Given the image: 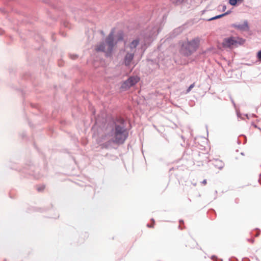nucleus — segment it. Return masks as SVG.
Here are the masks:
<instances>
[{
	"instance_id": "2eb2a0df",
	"label": "nucleus",
	"mask_w": 261,
	"mask_h": 261,
	"mask_svg": "<svg viewBox=\"0 0 261 261\" xmlns=\"http://www.w3.org/2000/svg\"><path fill=\"white\" fill-rule=\"evenodd\" d=\"M257 57L259 61H261V50L258 52Z\"/></svg>"
},
{
	"instance_id": "9b49d317",
	"label": "nucleus",
	"mask_w": 261,
	"mask_h": 261,
	"mask_svg": "<svg viewBox=\"0 0 261 261\" xmlns=\"http://www.w3.org/2000/svg\"><path fill=\"white\" fill-rule=\"evenodd\" d=\"M244 0H229V3L231 6H236L238 3H241Z\"/></svg>"
},
{
	"instance_id": "39448f33",
	"label": "nucleus",
	"mask_w": 261,
	"mask_h": 261,
	"mask_svg": "<svg viewBox=\"0 0 261 261\" xmlns=\"http://www.w3.org/2000/svg\"><path fill=\"white\" fill-rule=\"evenodd\" d=\"M140 78L137 76H130L122 84L121 88L124 90L128 89L137 84Z\"/></svg>"
},
{
	"instance_id": "7ed1b4c3",
	"label": "nucleus",
	"mask_w": 261,
	"mask_h": 261,
	"mask_svg": "<svg viewBox=\"0 0 261 261\" xmlns=\"http://www.w3.org/2000/svg\"><path fill=\"white\" fill-rule=\"evenodd\" d=\"M126 130L120 125H116L112 142L117 144H122L127 138Z\"/></svg>"
},
{
	"instance_id": "f8f14e48",
	"label": "nucleus",
	"mask_w": 261,
	"mask_h": 261,
	"mask_svg": "<svg viewBox=\"0 0 261 261\" xmlns=\"http://www.w3.org/2000/svg\"><path fill=\"white\" fill-rule=\"evenodd\" d=\"M225 15V14H222V15H218V16H216L215 17H214L213 18H211L210 19H208V20H214V19H217V18H219L223 16H224Z\"/></svg>"
},
{
	"instance_id": "6e6552de",
	"label": "nucleus",
	"mask_w": 261,
	"mask_h": 261,
	"mask_svg": "<svg viewBox=\"0 0 261 261\" xmlns=\"http://www.w3.org/2000/svg\"><path fill=\"white\" fill-rule=\"evenodd\" d=\"M135 53L127 52L124 58V64L126 66H129L132 62Z\"/></svg>"
},
{
	"instance_id": "4468645a",
	"label": "nucleus",
	"mask_w": 261,
	"mask_h": 261,
	"mask_svg": "<svg viewBox=\"0 0 261 261\" xmlns=\"http://www.w3.org/2000/svg\"><path fill=\"white\" fill-rule=\"evenodd\" d=\"M44 189H45V186L44 185H42L40 187H38L37 188V190L39 192H41V191H42L43 190H44Z\"/></svg>"
},
{
	"instance_id": "f257e3e1",
	"label": "nucleus",
	"mask_w": 261,
	"mask_h": 261,
	"mask_svg": "<svg viewBox=\"0 0 261 261\" xmlns=\"http://www.w3.org/2000/svg\"><path fill=\"white\" fill-rule=\"evenodd\" d=\"M200 39L196 37L191 40L185 41L182 45L181 51L186 56H189L196 51L200 45Z\"/></svg>"
},
{
	"instance_id": "0eeeda50",
	"label": "nucleus",
	"mask_w": 261,
	"mask_h": 261,
	"mask_svg": "<svg viewBox=\"0 0 261 261\" xmlns=\"http://www.w3.org/2000/svg\"><path fill=\"white\" fill-rule=\"evenodd\" d=\"M233 27L242 31H248L249 30V27L247 20L243 21L242 23L234 24Z\"/></svg>"
},
{
	"instance_id": "423d86ee",
	"label": "nucleus",
	"mask_w": 261,
	"mask_h": 261,
	"mask_svg": "<svg viewBox=\"0 0 261 261\" xmlns=\"http://www.w3.org/2000/svg\"><path fill=\"white\" fill-rule=\"evenodd\" d=\"M185 247L183 249L186 251H192L196 249L199 248V245L193 239H190L186 240L184 243Z\"/></svg>"
},
{
	"instance_id": "f03ea898",
	"label": "nucleus",
	"mask_w": 261,
	"mask_h": 261,
	"mask_svg": "<svg viewBox=\"0 0 261 261\" xmlns=\"http://www.w3.org/2000/svg\"><path fill=\"white\" fill-rule=\"evenodd\" d=\"M114 34L110 33L106 40V43H101L96 46L97 51L111 53L114 46Z\"/></svg>"
},
{
	"instance_id": "1a4fd4ad",
	"label": "nucleus",
	"mask_w": 261,
	"mask_h": 261,
	"mask_svg": "<svg viewBox=\"0 0 261 261\" xmlns=\"http://www.w3.org/2000/svg\"><path fill=\"white\" fill-rule=\"evenodd\" d=\"M139 42L138 39L134 40L129 44L128 47L130 48V52L135 53L136 51V47L137 46Z\"/></svg>"
},
{
	"instance_id": "9d476101",
	"label": "nucleus",
	"mask_w": 261,
	"mask_h": 261,
	"mask_svg": "<svg viewBox=\"0 0 261 261\" xmlns=\"http://www.w3.org/2000/svg\"><path fill=\"white\" fill-rule=\"evenodd\" d=\"M214 165L218 169H222L224 166V163L220 160H215L214 162Z\"/></svg>"
},
{
	"instance_id": "dca6fc26",
	"label": "nucleus",
	"mask_w": 261,
	"mask_h": 261,
	"mask_svg": "<svg viewBox=\"0 0 261 261\" xmlns=\"http://www.w3.org/2000/svg\"><path fill=\"white\" fill-rule=\"evenodd\" d=\"M206 183H207V181H206V179H204V180H203V181H202V184H203V185H206Z\"/></svg>"
},
{
	"instance_id": "20e7f679",
	"label": "nucleus",
	"mask_w": 261,
	"mask_h": 261,
	"mask_svg": "<svg viewBox=\"0 0 261 261\" xmlns=\"http://www.w3.org/2000/svg\"><path fill=\"white\" fill-rule=\"evenodd\" d=\"M245 40L239 37H230L223 40L222 45L226 48H232L237 47L238 45L243 44Z\"/></svg>"
},
{
	"instance_id": "ddd939ff",
	"label": "nucleus",
	"mask_w": 261,
	"mask_h": 261,
	"mask_svg": "<svg viewBox=\"0 0 261 261\" xmlns=\"http://www.w3.org/2000/svg\"><path fill=\"white\" fill-rule=\"evenodd\" d=\"M195 86V83H193L192 84H191L189 87V88L187 89V93H189L190 92V91L191 90V89L194 88Z\"/></svg>"
},
{
	"instance_id": "f3484780",
	"label": "nucleus",
	"mask_w": 261,
	"mask_h": 261,
	"mask_svg": "<svg viewBox=\"0 0 261 261\" xmlns=\"http://www.w3.org/2000/svg\"><path fill=\"white\" fill-rule=\"evenodd\" d=\"M119 39H120V40L122 39V35H121V36H120V38H119Z\"/></svg>"
}]
</instances>
